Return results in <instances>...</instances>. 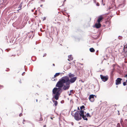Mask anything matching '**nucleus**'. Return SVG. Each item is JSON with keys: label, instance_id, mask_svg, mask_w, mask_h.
<instances>
[{"label": "nucleus", "instance_id": "obj_1", "mask_svg": "<svg viewBox=\"0 0 127 127\" xmlns=\"http://www.w3.org/2000/svg\"><path fill=\"white\" fill-rule=\"evenodd\" d=\"M68 75L69 77L65 76L59 80L56 85V87L58 88L55 87L52 90L53 97L56 100L59 99L62 92L64 84L65 83V84L70 85V83H74L77 79V77H74V75L71 73H69Z\"/></svg>", "mask_w": 127, "mask_h": 127}, {"label": "nucleus", "instance_id": "obj_2", "mask_svg": "<svg viewBox=\"0 0 127 127\" xmlns=\"http://www.w3.org/2000/svg\"><path fill=\"white\" fill-rule=\"evenodd\" d=\"M83 118L84 120H88V118H85L84 117V111L83 110H80V113L79 111L76 112L74 115L75 119L76 120L79 121L81 119V117Z\"/></svg>", "mask_w": 127, "mask_h": 127}, {"label": "nucleus", "instance_id": "obj_3", "mask_svg": "<svg viewBox=\"0 0 127 127\" xmlns=\"http://www.w3.org/2000/svg\"><path fill=\"white\" fill-rule=\"evenodd\" d=\"M100 77L102 81L103 82H105L107 81L108 79V76H104L102 75H100Z\"/></svg>", "mask_w": 127, "mask_h": 127}, {"label": "nucleus", "instance_id": "obj_4", "mask_svg": "<svg viewBox=\"0 0 127 127\" xmlns=\"http://www.w3.org/2000/svg\"><path fill=\"white\" fill-rule=\"evenodd\" d=\"M94 96L96 97V96L93 95H90L89 99L91 101L93 102L95 100Z\"/></svg>", "mask_w": 127, "mask_h": 127}, {"label": "nucleus", "instance_id": "obj_5", "mask_svg": "<svg viewBox=\"0 0 127 127\" xmlns=\"http://www.w3.org/2000/svg\"><path fill=\"white\" fill-rule=\"evenodd\" d=\"M122 79L118 78L116 80V85H118L121 84V81L122 80Z\"/></svg>", "mask_w": 127, "mask_h": 127}, {"label": "nucleus", "instance_id": "obj_6", "mask_svg": "<svg viewBox=\"0 0 127 127\" xmlns=\"http://www.w3.org/2000/svg\"><path fill=\"white\" fill-rule=\"evenodd\" d=\"M104 17L102 15H101L98 17V20L97 22L100 23L102 22L103 19H104Z\"/></svg>", "mask_w": 127, "mask_h": 127}, {"label": "nucleus", "instance_id": "obj_7", "mask_svg": "<svg viewBox=\"0 0 127 127\" xmlns=\"http://www.w3.org/2000/svg\"><path fill=\"white\" fill-rule=\"evenodd\" d=\"M120 123L123 127H127V124L125 123H123V121L122 119H121Z\"/></svg>", "mask_w": 127, "mask_h": 127}, {"label": "nucleus", "instance_id": "obj_8", "mask_svg": "<svg viewBox=\"0 0 127 127\" xmlns=\"http://www.w3.org/2000/svg\"><path fill=\"white\" fill-rule=\"evenodd\" d=\"M66 86L64 85V84L63 86L62 87H63V89L64 90H68L70 86V85H67L66 84Z\"/></svg>", "mask_w": 127, "mask_h": 127}, {"label": "nucleus", "instance_id": "obj_9", "mask_svg": "<svg viewBox=\"0 0 127 127\" xmlns=\"http://www.w3.org/2000/svg\"><path fill=\"white\" fill-rule=\"evenodd\" d=\"M95 27L97 29H98L100 28L101 26V25L99 23H96L95 25Z\"/></svg>", "mask_w": 127, "mask_h": 127}, {"label": "nucleus", "instance_id": "obj_10", "mask_svg": "<svg viewBox=\"0 0 127 127\" xmlns=\"http://www.w3.org/2000/svg\"><path fill=\"white\" fill-rule=\"evenodd\" d=\"M60 74V73H56L55 75H54V77H53L52 78V81H55L57 80V79H55V77L57 76H58Z\"/></svg>", "mask_w": 127, "mask_h": 127}, {"label": "nucleus", "instance_id": "obj_11", "mask_svg": "<svg viewBox=\"0 0 127 127\" xmlns=\"http://www.w3.org/2000/svg\"><path fill=\"white\" fill-rule=\"evenodd\" d=\"M86 112H84V117L85 118H87V117H91V116L89 113L86 114Z\"/></svg>", "mask_w": 127, "mask_h": 127}, {"label": "nucleus", "instance_id": "obj_12", "mask_svg": "<svg viewBox=\"0 0 127 127\" xmlns=\"http://www.w3.org/2000/svg\"><path fill=\"white\" fill-rule=\"evenodd\" d=\"M68 57V60L69 61L72 60L73 59V57H72V56L71 55H69Z\"/></svg>", "mask_w": 127, "mask_h": 127}, {"label": "nucleus", "instance_id": "obj_13", "mask_svg": "<svg viewBox=\"0 0 127 127\" xmlns=\"http://www.w3.org/2000/svg\"><path fill=\"white\" fill-rule=\"evenodd\" d=\"M53 102L55 106H56L58 103L57 101L56 100H53Z\"/></svg>", "mask_w": 127, "mask_h": 127}, {"label": "nucleus", "instance_id": "obj_14", "mask_svg": "<svg viewBox=\"0 0 127 127\" xmlns=\"http://www.w3.org/2000/svg\"><path fill=\"white\" fill-rule=\"evenodd\" d=\"M90 51L91 52H94L95 51V50L94 48H92L90 49Z\"/></svg>", "mask_w": 127, "mask_h": 127}, {"label": "nucleus", "instance_id": "obj_15", "mask_svg": "<svg viewBox=\"0 0 127 127\" xmlns=\"http://www.w3.org/2000/svg\"><path fill=\"white\" fill-rule=\"evenodd\" d=\"M22 3H21L19 5V7H18V8H19L18 10H21L22 9Z\"/></svg>", "mask_w": 127, "mask_h": 127}, {"label": "nucleus", "instance_id": "obj_16", "mask_svg": "<svg viewBox=\"0 0 127 127\" xmlns=\"http://www.w3.org/2000/svg\"><path fill=\"white\" fill-rule=\"evenodd\" d=\"M85 108V106L84 105L82 106L81 107H80V109L81 110H82V109L83 108Z\"/></svg>", "mask_w": 127, "mask_h": 127}, {"label": "nucleus", "instance_id": "obj_17", "mask_svg": "<svg viewBox=\"0 0 127 127\" xmlns=\"http://www.w3.org/2000/svg\"><path fill=\"white\" fill-rule=\"evenodd\" d=\"M127 81V80L126 81V82H123V85L124 86H125L126 85Z\"/></svg>", "mask_w": 127, "mask_h": 127}, {"label": "nucleus", "instance_id": "obj_18", "mask_svg": "<svg viewBox=\"0 0 127 127\" xmlns=\"http://www.w3.org/2000/svg\"><path fill=\"white\" fill-rule=\"evenodd\" d=\"M74 91L73 90H70V92L71 93L73 94L74 93Z\"/></svg>", "mask_w": 127, "mask_h": 127}, {"label": "nucleus", "instance_id": "obj_19", "mask_svg": "<svg viewBox=\"0 0 127 127\" xmlns=\"http://www.w3.org/2000/svg\"><path fill=\"white\" fill-rule=\"evenodd\" d=\"M120 126L119 123H118L117 125V127H120Z\"/></svg>", "mask_w": 127, "mask_h": 127}, {"label": "nucleus", "instance_id": "obj_20", "mask_svg": "<svg viewBox=\"0 0 127 127\" xmlns=\"http://www.w3.org/2000/svg\"><path fill=\"white\" fill-rule=\"evenodd\" d=\"M42 19H43V21H44L46 19V18L45 17H44L43 18H42Z\"/></svg>", "mask_w": 127, "mask_h": 127}, {"label": "nucleus", "instance_id": "obj_21", "mask_svg": "<svg viewBox=\"0 0 127 127\" xmlns=\"http://www.w3.org/2000/svg\"><path fill=\"white\" fill-rule=\"evenodd\" d=\"M124 123H126V124H127V120L126 119L124 121Z\"/></svg>", "mask_w": 127, "mask_h": 127}, {"label": "nucleus", "instance_id": "obj_22", "mask_svg": "<svg viewBox=\"0 0 127 127\" xmlns=\"http://www.w3.org/2000/svg\"><path fill=\"white\" fill-rule=\"evenodd\" d=\"M96 5L97 6H99V4L98 2H97L96 3Z\"/></svg>", "mask_w": 127, "mask_h": 127}, {"label": "nucleus", "instance_id": "obj_23", "mask_svg": "<svg viewBox=\"0 0 127 127\" xmlns=\"http://www.w3.org/2000/svg\"><path fill=\"white\" fill-rule=\"evenodd\" d=\"M22 113H20L19 114V116L20 117L22 116Z\"/></svg>", "mask_w": 127, "mask_h": 127}, {"label": "nucleus", "instance_id": "obj_24", "mask_svg": "<svg viewBox=\"0 0 127 127\" xmlns=\"http://www.w3.org/2000/svg\"><path fill=\"white\" fill-rule=\"evenodd\" d=\"M118 111V115H120V112H119V111Z\"/></svg>", "mask_w": 127, "mask_h": 127}, {"label": "nucleus", "instance_id": "obj_25", "mask_svg": "<svg viewBox=\"0 0 127 127\" xmlns=\"http://www.w3.org/2000/svg\"><path fill=\"white\" fill-rule=\"evenodd\" d=\"M25 72H23L22 74V75L23 76L24 75V74H25Z\"/></svg>", "mask_w": 127, "mask_h": 127}, {"label": "nucleus", "instance_id": "obj_26", "mask_svg": "<svg viewBox=\"0 0 127 127\" xmlns=\"http://www.w3.org/2000/svg\"><path fill=\"white\" fill-rule=\"evenodd\" d=\"M46 54H45L43 56V57H44L45 56H46Z\"/></svg>", "mask_w": 127, "mask_h": 127}, {"label": "nucleus", "instance_id": "obj_27", "mask_svg": "<svg viewBox=\"0 0 127 127\" xmlns=\"http://www.w3.org/2000/svg\"><path fill=\"white\" fill-rule=\"evenodd\" d=\"M20 83H22V82H21V80H20Z\"/></svg>", "mask_w": 127, "mask_h": 127}, {"label": "nucleus", "instance_id": "obj_28", "mask_svg": "<svg viewBox=\"0 0 127 127\" xmlns=\"http://www.w3.org/2000/svg\"><path fill=\"white\" fill-rule=\"evenodd\" d=\"M43 127H46V125H44L43 126Z\"/></svg>", "mask_w": 127, "mask_h": 127}, {"label": "nucleus", "instance_id": "obj_29", "mask_svg": "<svg viewBox=\"0 0 127 127\" xmlns=\"http://www.w3.org/2000/svg\"><path fill=\"white\" fill-rule=\"evenodd\" d=\"M78 109L79 110H80V109L79 108V107H78Z\"/></svg>", "mask_w": 127, "mask_h": 127}, {"label": "nucleus", "instance_id": "obj_30", "mask_svg": "<svg viewBox=\"0 0 127 127\" xmlns=\"http://www.w3.org/2000/svg\"><path fill=\"white\" fill-rule=\"evenodd\" d=\"M53 66H55V64H53Z\"/></svg>", "mask_w": 127, "mask_h": 127}, {"label": "nucleus", "instance_id": "obj_31", "mask_svg": "<svg viewBox=\"0 0 127 127\" xmlns=\"http://www.w3.org/2000/svg\"><path fill=\"white\" fill-rule=\"evenodd\" d=\"M58 23H59V24L60 25V24H61V23H60V22Z\"/></svg>", "mask_w": 127, "mask_h": 127}, {"label": "nucleus", "instance_id": "obj_32", "mask_svg": "<svg viewBox=\"0 0 127 127\" xmlns=\"http://www.w3.org/2000/svg\"><path fill=\"white\" fill-rule=\"evenodd\" d=\"M125 77H127V74H126L125 75Z\"/></svg>", "mask_w": 127, "mask_h": 127}, {"label": "nucleus", "instance_id": "obj_33", "mask_svg": "<svg viewBox=\"0 0 127 127\" xmlns=\"http://www.w3.org/2000/svg\"><path fill=\"white\" fill-rule=\"evenodd\" d=\"M51 119H53V118H52L51 117Z\"/></svg>", "mask_w": 127, "mask_h": 127}, {"label": "nucleus", "instance_id": "obj_34", "mask_svg": "<svg viewBox=\"0 0 127 127\" xmlns=\"http://www.w3.org/2000/svg\"><path fill=\"white\" fill-rule=\"evenodd\" d=\"M36 101L37 102V99L36 100Z\"/></svg>", "mask_w": 127, "mask_h": 127}, {"label": "nucleus", "instance_id": "obj_35", "mask_svg": "<svg viewBox=\"0 0 127 127\" xmlns=\"http://www.w3.org/2000/svg\"><path fill=\"white\" fill-rule=\"evenodd\" d=\"M82 127V126H80V127Z\"/></svg>", "mask_w": 127, "mask_h": 127}, {"label": "nucleus", "instance_id": "obj_36", "mask_svg": "<svg viewBox=\"0 0 127 127\" xmlns=\"http://www.w3.org/2000/svg\"><path fill=\"white\" fill-rule=\"evenodd\" d=\"M70 95V94H69V95Z\"/></svg>", "mask_w": 127, "mask_h": 127}, {"label": "nucleus", "instance_id": "obj_37", "mask_svg": "<svg viewBox=\"0 0 127 127\" xmlns=\"http://www.w3.org/2000/svg\"><path fill=\"white\" fill-rule=\"evenodd\" d=\"M23 124H24V122H23Z\"/></svg>", "mask_w": 127, "mask_h": 127}]
</instances>
